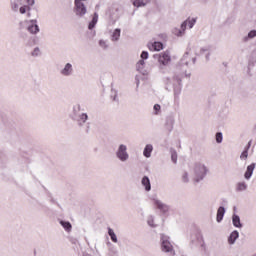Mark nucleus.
<instances>
[{
    "label": "nucleus",
    "instance_id": "nucleus-1",
    "mask_svg": "<svg viewBox=\"0 0 256 256\" xmlns=\"http://www.w3.org/2000/svg\"><path fill=\"white\" fill-rule=\"evenodd\" d=\"M83 1L87 0H75L76 15H79L80 17H83V15L87 13V8H85V4H83Z\"/></svg>",
    "mask_w": 256,
    "mask_h": 256
},
{
    "label": "nucleus",
    "instance_id": "nucleus-2",
    "mask_svg": "<svg viewBox=\"0 0 256 256\" xmlns=\"http://www.w3.org/2000/svg\"><path fill=\"white\" fill-rule=\"evenodd\" d=\"M158 63H160V65H168L171 63V54L167 51L160 53L158 55Z\"/></svg>",
    "mask_w": 256,
    "mask_h": 256
},
{
    "label": "nucleus",
    "instance_id": "nucleus-3",
    "mask_svg": "<svg viewBox=\"0 0 256 256\" xmlns=\"http://www.w3.org/2000/svg\"><path fill=\"white\" fill-rule=\"evenodd\" d=\"M117 157L121 161H127L129 155L127 154V146L125 145H120L118 152H117Z\"/></svg>",
    "mask_w": 256,
    "mask_h": 256
},
{
    "label": "nucleus",
    "instance_id": "nucleus-4",
    "mask_svg": "<svg viewBox=\"0 0 256 256\" xmlns=\"http://www.w3.org/2000/svg\"><path fill=\"white\" fill-rule=\"evenodd\" d=\"M149 51H162L163 49V43L161 42H154L148 44Z\"/></svg>",
    "mask_w": 256,
    "mask_h": 256
},
{
    "label": "nucleus",
    "instance_id": "nucleus-5",
    "mask_svg": "<svg viewBox=\"0 0 256 256\" xmlns=\"http://www.w3.org/2000/svg\"><path fill=\"white\" fill-rule=\"evenodd\" d=\"M154 205L155 207H157V209H159L163 213H167L169 211V207H167V205L163 204L159 200H154Z\"/></svg>",
    "mask_w": 256,
    "mask_h": 256
},
{
    "label": "nucleus",
    "instance_id": "nucleus-6",
    "mask_svg": "<svg viewBox=\"0 0 256 256\" xmlns=\"http://www.w3.org/2000/svg\"><path fill=\"white\" fill-rule=\"evenodd\" d=\"M181 29L182 30L175 28L173 30L174 35H176L177 37H181L185 33V29H187V22L182 23Z\"/></svg>",
    "mask_w": 256,
    "mask_h": 256
},
{
    "label": "nucleus",
    "instance_id": "nucleus-7",
    "mask_svg": "<svg viewBox=\"0 0 256 256\" xmlns=\"http://www.w3.org/2000/svg\"><path fill=\"white\" fill-rule=\"evenodd\" d=\"M162 251H165V253H169L170 251H173V246L171 245V242L164 240L162 242Z\"/></svg>",
    "mask_w": 256,
    "mask_h": 256
},
{
    "label": "nucleus",
    "instance_id": "nucleus-8",
    "mask_svg": "<svg viewBox=\"0 0 256 256\" xmlns=\"http://www.w3.org/2000/svg\"><path fill=\"white\" fill-rule=\"evenodd\" d=\"M253 171H255V164H251L247 167V170L244 174L245 179H251V175H253Z\"/></svg>",
    "mask_w": 256,
    "mask_h": 256
},
{
    "label": "nucleus",
    "instance_id": "nucleus-9",
    "mask_svg": "<svg viewBox=\"0 0 256 256\" xmlns=\"http://www.w3.org/2000/svg\"><path fill=\"white\" fill-rule=\"evenodd\" d=\"M225 216V208L224 207H219L217 211V217L216 220L218 223H221L223 221V217Z\"/></svg>",
    "mask_w": 256,
    "mask_h": 256
},
{
    "label": "nucleus",
    "instance_id": "nucleus-10",
    "mask_svg": "<svg viewBox=\"0 0 256 256\" xmlns=\"http://www.w3.org/2000/svg\"><path fill=\"white\" fill-rule=\"evenodd\" d=\"M31 23H33L31 26L28 27V31L29 33H39V26L36 25L37 21L36 20H32Z\"/></svg>",
    "mask_w": 256,
    "mask_h": 256
},
{
    "label": "nucleus",
    "instance_id": "nucleus-11",
    "mask_svg": "<svg viewBox=\"0 0 256 256\" xmlns=\"http://www.w3.org/2000/svg\"><path fill=\"white\" fill-rule=\"evenodd\" d=\"M142 185L145 187L146 191H151V181L149 180V177L144 176L142 178Z\"/></svg>",
    "mask_w": 256,
    "mask_h": 256
},
{
    "label": "nucleus",
    "instance_id": "nucleus-12",
    "mask_svg": "<svg viewBox=\"0 0 256 256\" xmlns=\"http://www.w3.org/2000/svg\"><path fill=\"white\" fill-rule=\"evenodd\" d=\"M239 238V232L238 231H234L230 234L229 238H228V243L230 245H233V243H235V241H237V239Z\"/></svg>",
    "mask_w": 256,
    "mask_h": 256
},
{
    "label": "nucleus",
    "instance_id": "nucleus-13",
    "mask_svg": "<svg viewBox=\"0 0 256 256\" xmlns=\"http://www.w3.org/2000/svg\"><path fill=\"white\" fill-rule=\"evenodd\" d=\"M153 152V146L151 144L146 145L143 155L144 157H151V153Z\"/></svg>",
    "mask_w": 256,
    "mask_h": 256
},
{
    "label": "nucleus",
    "instance_id": "nucleus-14",
    "mask_svg": "<svg viewBox=\"0 0 256 256\" xmlns=\"http://www.w3.org/2000/svg\"><path fill=\"white\" fill-rule=\"evenodd\" d=\"M147 0H134L133 5L134 7H145L147 5Z\"/></svg>",
    "mask_w": 256,
    "mask_h": 256
},
{
    "label": "nucleus",
    "instance_id": "nucleus-15",
    "mask_svg": "<svg viewBox=\"0 0 256 256\" xmlns=\"http://www.w3.org/2000/svg\"><path fill=\"white\" fill-rule=\"evenodd\" d=\"M120 37H121V29L117 28L113 32L112 41H118Z\"/></svg>",
    "mask_w": 256,
    "mask_h": 256
},
{
    "label": "nucleus",
    "instance_id": "nucleus-16",
    "mask_svg": "<svg viewBox=\"0 0 256 256\" xmlns=\"http://www.w3.org/2000/svg\"><path fill=\"white\" fill-rule=\"evenodd\" d=\"M195 172L198 174V175H205V173H207V168L205 166H197L195 168Z\"/></svg>",
    "mask_w": 256,
    "mask_h": 256
},
{
    "label": "nucleus",
    "instance_id": "nucleus-17",
    "mask_svg": "<svg viewBox=\"0 0 256 256\" xmlns=\"http://www.w3.org/2000/svg\"><path fill=\"white\" fill-rule=\"evenodd\" d=\"M72 66L70 63L66 64L65 68L62 70V75H71Z\"/></svg>",
    "mask_w": 256,
    "mask_h": 256
},
{
    "label": "nucleus",
    "instance_id": "nucleus-18",
    "mask_svg": "<svg viewBox=\"0 0 256 256\" xmlns=\"http://www.w3.org/2000/svg\"><path fill=\"white\" fill-rule=\"evenodd\" d=\"M232 221H233L234 227H241V219L239 218V216L234 215L232 218Z\"/></svg>",
    "mask_w": 256,
    "mask_h": 256
},
{
    "label": "nucleus",
    "instance_id": "nucleus-19",
    "mask_svg": "<svg viewBox=\"0 0 256 256\" xmlns=\"http://www.w3.org/2000/svg\"><path fill=\"white\" fill-rule=\"evenodd\" d=\"M108 235L111 237V241H113V243H117V235H115L113 229H108Z\"/></svg>",
    "mask_w": 256,
    "mask_h": 256
},
{
    "label": "nucleus",
    "instance_id": "nucleus-20",
    "mask_svg": "<svg viewBox=\"0 0 256 256\" xmlns=\"http://www.w3.org/2000/svg\"><path fill=\"white\" fill-rule=\"evenodd\" d=\"M255 37H256V30H251L248 33V36L244 37V41L247 42L249 39H255Z\"/></svg>",
    "mask_w": 256,
    "mask_h": 256
},
{
    "label": "nucleus",
    "instance_id": "nucleus-21",
    "mask_svg": "<svg viewBox=\"0 0 256 256\" xmlns=\"http://www.w3.org/2000/svg\"><path fill=\"white\" fill-rule=\"evenodd\" d=\"M249 147H250V144L247 146V148L240 155L241 159H247V157L249 156Z\"/></svg>",
    "mask_w": 256,
    "mask_h": 256
},
{
    "label": "nucleus",
    "instance_id": "nucleus-22",
    "mask_svg": "<svg viewBox=\"0 0 256 256\" xmlns=\"http://www.w3.org/2000/svg\"><path fill=\"white\" fill-rule=\"evenodd\" d=\"M60 223H61L62 227H64V229H66V231H71V223L65 222V221H61Z\"/></svg>",
    "mask_w": 256,
    "mask_h": 256
},
{
    "label": "nucleus",
    "instance_id": "nucleus-23",
    "mask_svg": "<svg viewBox=\"0 0 256 256\" xmlns=\"http://www.w3.org/2000/svg\"><path fill=\"white\" fill-rule=\"evenodd\" d=\"M245 189H247V185H245V183H243V182L238 183L237 191H245Z\"/></svg>",
    "mask_w": 256,
    "mask_h": 256
},
{
    "label": "nucleus",
    "instance_id": "nucleus-24",
    "mask_svg": "<svg viewBox=\"0 0 256 256\" xmlns=\"http://www.w3.org/2000/svg\"><path fill=\"white\" fill-rule=\"evenodd\" d=\"M216 141L217 143H221L223 141V134L221 132L216 134Z\"/></svg>",
    "mask_w": 256,
    "mask_h": 256
},
{
    "label": "nucleus",
    "instance_id": "nucleus-25",
    "mask_svg": "<svg viewBox=\"0 0 256 256\" xmlns=\"http://www.w3.org/2000/svg\"><path fill=\"white\" fill-rule=\"evenodd\" d=\"M196 21H197V20L192 19V20H189V21H185L184 23H186V25H187V23H188L189 28H190V29H193V25H195Z\"/></svg>",
    "mask_w": 256,
    "mask_h": 256
},
{
    "label": "nucleus",
    "instance_id": "nucleus-26",
    "mask_svg": "<svg viewBox=\"0 0 256 256\" xmlns=\"http://www.w3.org/2000/svg\"><path fill=\"white\" fill-rule=\"evenodd\" d=\"M27 9L29 10V6H22L20 7V13L24 15V13H27Z\"/></svg>",
    "mask_w": 256,
    "mask_h": 256
},
{
    "label": "nucleus",
    "instance_id": "nucleus-27",
    "mask_svg": "<svg viewBox=\"0 0 256 256\" xmlns=\"http://www.w3.org/2000/svg\"><path fill=\"white\" fill-rule=\"evenodd\" d=\"M141 59H149V53L147 51H143L141 53Z\"/></svg>",
    "mask_w": 256,
    "mask_h": 256
},
{
    "label": "nucleus",
    "instance_id": "nucleus-28",
    "mask_svg": "<svg viewBox=\"0 0 256 256\" xmlns=\"http://www.w3.org/2000/svg\"><path fill=\"white\" fill-rule=\"evenodd\" d=\"M98 19H99V15L97 13H94L92 22L97 24Z\"/></svg>",
    "mask_w": 256,
    "mask_h": 256
},
{
    "label": "nucleus",
    "instance_id": "nucleus-29",
    "mask_svg": "<svg viewBox=\"0 0 256 256\" xmlns=\"http://www.w3.org/2000/svg\"><path fill=\"white\" fill-rule=\"evenodd\" d=\"M154 111H156V115H157V112H158V111H161V105L155 104V105H154Z\"/></svg>",
    "mask_w": 256,
    "mask_h": 256
},
{
    "label": "nucleus",
    "instance_id": "nucleus-30",
    "mask_svg": "<svg viewBox=\"0 0 256 256\" xmlns=\"http://www.w3.org/2000/svg\"><path fill=\"white\" fill-rule=\"evenodd\" d=\"M99 45H100V47H103V49H105L107 47V44L103 40H100Z\"/></svg>",
    "mask_w": 256,
    "mask_h": 256
},
{
    "label": "nucleus",
    "instance_id": "nucleus-31",
    "mask_svg": "<svg viewBox=\"0 0 256 256\" xmlns=\"http://www.w3.org/2000/svg\"><path fill=\"white\" fill-rule=\"evenodd\" d=\"M95 25H97L95 22L91 21L89 23L88 29H93L95 27Z\"/></svg>",
    "mask_w": 256,
    "mask_h": 256
},
{
    "label": "nucleus",
    "instance_id": "nucleus-32",
    "mask_svg": "<svg viewBox=\"0 0 256 256\" xmlns=\"http://www.w3.org/2000/svg\"><path fill=\"white\" fill-rule=\"evenodd\" d=\"M172 161H173V163H177V154L176 153L172 154Z\"/></svg>",
    "mask_w": 256,
    "mask_h": 256
},
{
    "label": "nucleus",
    "instance_id": "nucleus-33",
    "mask_svg": "<svg viewBox=\"0 0 256 256\" xmlns=\"http://www.w3.org/2000/svg\"><path fill=\"white\" fill-rule=\"evenodd\" d=\"M26 3H28L29 5H34L35 4V0H26Z\"/></svg>",
    "mask_w": 256,
    "mask_h": 256
},
{
    "label": "nucleus",
    "instance_id": "nucleus-34",
    "mask_svg": "<svg viewBox=\"0 0 256 256\" xmlns=\"http://www.w3.org/2000/svg\"><path fill=\"white\" fill-rule=\"evenodd\" d=\"M32 55H39V48L34 49Z\"/></svg>",
    "mask_w": 256,
    "mask_h": 256
},
{
    "label": "nucleus",
    "instance_id": "nucleus-35",
    "mask_svg": "<svg viewBox=\"0 0 256 256\" xmlns=\"http://www.w3.org/2000/svg\"><path fill=\"white\" fill-rule=\"evenodd\" d=\"M87 114H82V116H81V119L83 120V121H87Z\"/></svg>",
    "mask_w": 256,
    "mask_h": 256
},
{
    "label": "nucleus",
    "instance_id": "nucleus-36",
    "mask_svg": "<svg viewBox=\"0 0 256 256\" xmlns=\"http://www.w3.org/2000/svg\"><path fill=\"white\" fill-rule=\"evenodd\" d=\"M138 65H142V66L145 65V60H143V59L140 60V61L138 62Z\"/></svg>",
    "mask_w": 256,
    "mask_h": 256
}]
</instances>
